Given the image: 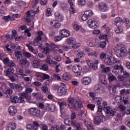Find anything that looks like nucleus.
Returning a JSON list of instances; mask_svg holds the SVG:
<instances>
[{
    "label": "nucleus",
    "mask_w": 130,
    "mask_h": 130,
    "mask_svg": "<svg viewBox=\"0 0 130 130\" xmlns=\"http://www.w3.org/2000/svg\"><path fill=\"white\" fill-rule=\"evenodd\" d=\"M116 52V55L118 57H124V56H127V53L130 55V48L128 49V51L126 50V48L124 45L119 44L115 48Z\"/></svg>",
    "instance_id": "f257e3e1"
},
{
    "label": "nucleus",
    "mask_w": 130,
    "mask_h": 130,
    "mask_svg": "<svg viewBox=\"0 0 130 130\" xmlns=\"http://www.w3.org/2000/svg\"><path fill=\"white\" fill-rule=\"evenodd\" d=\"M55 17L56 20H52L50 24L54 28H59L60 23L58 22H62L63 16L59 12H57L55 13Z\"/></svg>",
    "instance_id": "f03ea898"
},
{
    "label": "nucleus",
    "mask_w": 130,
    "mask_h": 130,
    "mask_svg": "<svg viewBox=\"0 0 130 130\" xmlns=\"http://www.w3.org/2000/svg\"><path fill=\"white\" fill-rule=\"evenodd\" d=\"M4 63L7 64L8 67H9V68H8L7 71V74L12 75L14 74L15 70H14L13 67H15V62H13V61H10L9 57H7L4 60Z\"/></svg>",
    "instance_id": "7ed1b4c3"
},
{
    "label": "nucleus",
    "mask_w": 130,
    "mask_h": 130,
    "mask_svg": "<svg viewBox=\"0 0 130 130\" xmlns=\"http://www.w3.org/2000/svg\"><path fill=\"white\" fill-rule=\"evenodd\" d=\"M29 113L30 115L32 116H35V117H38L40 115V109L37 108H31L29 110Z\"/></svg>",
    "instance_id": "20e7f679"
},
{
    "label": "nucleus",
    "mask_w": 130,
    "mask_h": 130,
    "mask_svg": "<svg viewBox=\"0 0 130 130\" xmlns=\"http://www.w3.org/2000/svg\"><path fill=\"white\" fill-rule=\"evenodd\" d=\"M104 62L106 66H112L113 63L117 62V60L112 56H110L105 59Z\"/></svg>",
    "instance_id": "39448f33"
},
{
    "label": "nucleus",
    "mask_w": 130,
    "mask_h": 130,
    "mask_svg": "<svg viewBox=\"0 0 130 130\" xmlns=\"http://www.w3.org/2000/svg\"><path fill=\"white\" fill-rule=\"evenodd\" d=\"M67 102L70 108L73 109V110H77V105L75 103L74 98H68Z\"/></svg>",
    "instance_id": "423d86ee"
},
{
    "label": "nucleus",
    "mask_w": 130,
    "mask_h": 130,
    "mask_svg": "<svg viewBox=\"0 0 130 130\" xmlns=\"http://www.w3.org/2000/svg\"><path fill=\"white\" fill-rule=\"evenodd\" d=\"M73 72L75 73V74H77V77H82L83 75L81 74V72H82V67L80 66V65H75L73 67L72 69Z\"/></svg>",
    "instance_id": "0eeeda50"
},
{
    "label": "nucleus",
    "mask_w": 130,
    "mask_h": 130,
    "mask_svg": "<svg viewBox=\"0 0 130 130\" xmlns=\"http://www.w3.org/2000/svg\"><path fill=\"white\" fill-rule=\"evenodd\" d=\"M98 63H99V60H95L94 62H93L92 60H89L87 62V64H88L89 68L93 69V70H97V69H98V66H97Z\"/></svg>",
    "instance_id": "6e6552de"
},
{
    "label": "nucleus",
    "mask_w": 130,
    "mask_h": 130,
    "mask_svg": "<svg viewBox=\"0 0 130 130\" xmlns=\"http://www.w3.org/2000/svg\"><path fill=\"white\" fill-rule=\"evenodd\" d=\"M93 15V12L91 10H87L84 12V14L82 16V21H87Z\"/></svg>",
    "instance_id": "1a4fd4ad"
},
{
    "label": "nucleus",
    "mask_w": 130,
    "mask_h": 130,
    "mask_svg": "<svg viewBox=\"0 0 130 130\" xmlns=\"http://www.w3.org/2000/svg\"><path fill=\"white\" fill-rule=\"evenodd\" d=\"M103 110L107 114H110L111 116H114V113L116 112V110H112L110 107H104Z\"/></svg>",
    "instance_id": "9d476101"
},
{
    "label": "nucleus",
    "mask_w": 130,
    "mask_h": 130,
    "mask_svg": "<svg viewBox=\"0 0 130 130\" xmlns=\"http://www.w3.org/2000/svg\"><path fill=\"white\" fill-rule=\"evenodd\" d=\"M58 104L59 106L60 107V110L61 114H63L64 113L65 109L64 107L67 106V103L63 101H62L61 100H59L58 101Z\"/></svg>",
    "instance_id": "9b49d317"
},
{
    "label": "nucleus",
    "mask_w": 130,
    "mask_h": 130,
    "mask_svg": "<svg viewBox=\"0 0 130 130\" xmlns=\"http://www.w3.org/2000/svg\"><path fill=\"white\" fill-rule=\"evenodd\" d=\"M91 82H92V80L90 77H85L82 78L81 79L82 84L84 86H88V85H90V84H91Z\"/></svg>",
    "instance_id": "f8f14e48"
},
{
    "label": "nucleus",
    "mask_w": 130,
    "mask_h": 130,
    "mask_svg": "<svg viewBox=\"0 0 130 130\" xmlns=\"http://www.w3.org/2000/svg\"><path fill=\"white\" fill-rule=\"evenodd\" d=\"M68 92V89H66L64 87L60 86L58 89L57 90V93L59 96H64Z\"/></svg>",
    "instance_id": "ddd939ff"
},
{
    "label": "nucleus",
    "mask_w": 130,
    "mask_h": 130,
    "mask_svg": "<svg viewBox=\"0 0 130 130\" xmlns=\"http://www.w3.org/2000/svg\"><path fill=\"white\" fill-rule=\"evenodd\" d=\"M59 34L63 38H64V37H69L71 36V32L66 29L60 30Z\"/></svg>",
    "instance_id": "4468645a"
},
{
    "label": "nucleus",
    "mask_w": 130,
    "mask_h": 130,
    "mask_svg": "<svg viewBox=\"0 0 130 130\" xmlns=\"http://www.w3.org/2000/svg\"><path fill=\"white\" fill-rule=\"evenodd\" d=\"M102 118H105L103 115H101V116H98L94 118L93 122L95 124H99L102 122Z\"/></svg>",
    "instance_id": "2eb2a0df"
},
{
    "label": "nucleus",
    "mask_w": 130,
    "mask_h": 130,
    "mask_svg": "<svg viewBox=\"0 0 130 130\" xmlns=\"http://www.w3.org/2000/svg\"><path fill=\"white\" fill-rule=\"evenodd\" d=\"M87 24L92 29H96L97 28V22L95 21V20L89 19L87 22Z\"/></svg>",
    "instance_id": "dca6fc26"
},
{
    "label": "nucleus",
    "mask_w": 130,
    "mask_h": 130,
    "mask_svg": "<svg viewBox=\"0 0 130 130\" xmlns=\"http://www.w3.org/2000/svg\"><path fill=\"white\" fill-rule=\"evenodd\" d=\"M31 13H32L33 14V13H34V11L31 10V11H28L27 12L26 14V16L25 17H24V19L25 20V21L26 22V23H29L31 22V19H30V18H31V17H32V16H33L34 14H31Z\"/></svg>",
    "instance_id": "f3484780"
},
{
    "label": "nucleus",
    "mask_w": 130,
    "mask_h": 130,
    "mask_svg": "<svg viewBox=\"0 0 130 130\" xmlns=\"http://www.w3.org/2000/svg\"><path fill=\"white\" fill-rule=\"evenodd\" d=\"M19 66H26V67H28L30 65V62L28 61L26 58L21 59L19 60Z\"/></svg>",
    "instance_id": "a211bd4d"
},
{
    "label": "nucleus",
    "mask_w": 130,
    "mask_h": 130,
    "mask_svg": "<svg viewBox=\"0 0 130 130\" xmlns=\"http://www.w3.org/2000/svg\"><path fill=\"white\" fill-rule=\"evenodd\" d=\"M99 8L101 12H105V11H107L108 7L107 6V4L104 3H101L99 4Z\"/></svg>",
    "instance_id": "6ab92c4d"
},
{
    "label": "nucleus",
    "mask_w": 130,
    "mask_h": 130,
    "mask_svg": "<svg viewBox=\"0 0 130 130\" xmlns=\"http://www.w3.org/2000/svg\"><path fill=\"white\" fill-rule=\"evenodd\" d=\"M75 103L77 105V109L78 108H82L83 107V105H82V102H81V99L79 97L77 96L74 99Z\"/></svg>",
    "instance_id": "aec40b11"
},
{
    "label": "nucleus",
    "mask_w": 130,
    "mask_h": 130,
    "mask_svg": "<svg viewBox=\"0 0 130 130\" xmlns=\"http://www.w3.org/2000/svg\"><path fill=\"white\" fill-rule=\"evenodd\" d=\"M72 125L76 127L77 130H82L81 123L77 122L76 120H72Z\"/></svg>",
    "instance_id": "412c9836"
},
{
    "label": "nucleus",
    "mask_w": 130,
    "mask_h": 130,
    "mask_svg": "<svg viewBox=\"0 0 130 130\" xmlns=\"http://www.w3.org/2000/svg\"><path fill=\"white\" fill-rule=\"evenodd\" d=\"M8 111L11 115H15L17 113V109L15 107L10 106L8 109Z\"/></svg>",
    "instance_id": "4be33fe9"
},
{
    "label": "nucleus",
    "mask_w": 130,
    "mask_h": 130,
    "mask_svg": "<svg viewBox=\"0 0 130 130\" xmlns=\"http://www.w3.org/2000/svg\"><path fill=\"white\" fill-rule=\"evenodd\" d=\"M77 41L75 38L70 37L67 39V44L68 45H73V44H75Z\"/></svg>",
    "instance_id": "5701e85b"
},
{
    "label": "nucleus",
    "mask_w": 130,
    "mask_h": 130,
    "mask_svg": "<svg viewBox=\"0 0 130 130\" xmlns=\"http://www.w3.org/2000/svg\"><path fill=\"white\" fill-rule=\"evenodd\" d=\"M15 57L17 58V60L19 61V60H21V58L23 57V55L22 54V52L20 51H16L15 52Z\"/></svg>",
    "instance_id": "b1692460"
},
{
    "label": "nucleus",
    "mask_w": 130,
    "mask_h": 130,
    "mask_svg": "<svg viewBox=\"0 0 130 130\" xmlns=\"http://www.w3.org/2000/svg\"><path fill=\"white\" fill-rule=\"evenodd\" d=\"M121 74H123L122 75L124 78L127 81H129V74L127 72L124 70H122L121 72Z\"/></svg>",
    "instance_id": "393cba45"
},
{
    "label": "nucleus",
    "mask_w": 130,
    "mask_h": 130,
    "mask_svg": "<svg viewBox=\"0 0 130 130\" xmlns=\"http://www.w3.org/2000/svg\"><path fill=\"white\" fill-rule=\"evenodd\" d=\"M46 107L47 108H48L50 111H52V112H53V111H55V109L56 108L54 104H47Z\"/></svg>",
    "instance_id": "a878e982"
},
{
    "label": "nucleus",
    "mask_w": 130,
    "mask_h": 130,
    "mask_svg": "<svg viewBox=\"0 0 130 130\" xmlns=\"http://www.w3.org/2000/svg\"><path fill=\"white\" fill-rule=\"evenodd\" d=\"M10 100L12 103L16 104L19 102V98L16 95L11 96L10 98Z\"/></svg>",
    "instance_id": "bb28decb"
},
{
    "label": "nucleus",
    "mask_w": 130,
    "mask_h": 130,
    "mask_svg": "<svg viewBox=\"0 0 130 130\" xmlns=\"http://www.w3.org/2000/svg\"><path fill=\"white\" fill-rule=\"evenodd\" d=\"M102 101V99L101 98H95L93 99V103H95L97 105H100L101 104V102Z\"/></svg>",
    "instance_id": "cd10ccee"
},
{
    "label": "nucleus",
    "mask_w": 130,
    "mask_h": 130,
    "mask_svg": "<svg viewBox=\"0 0 130 130\" xmlns=\"http://www.w3.org/2000/svg\"><path fill=\"white\" fill-rule=\"evenodd\" d=\"M100 79L101 82L102 84H103L104 85L107 84V79H106V75H103L102 76H101L100 77Z\"/></svg>",
    "instance_id": "c85d7f7f"
},
{
    "label": "nucleus",
    "mask_w": 130,
    "mask_h": 130,
    "mask_svg": "<svg viewBox=\"0 0 130 130\" xmlns=\"http://www.w3.org/2000/svg\"><path fill=\"white\" fill-rule=\"evenodd\" d=\"M48 46H49V48H50V50H51V51H55V48L57 47L56 45L53 43H50V44H49Z\"/></svg>",
    "instance_id": "c756f323"
},
{
    "label": "nucleus",
    "mask_w": 130,
    "mask_h": 130,
    "mask_svg": "<svg viewBox=\"0 0 130 130\" xmlns=\"http://www.w3.org/2000/svg\"><path fill=\"white\" fill-rule=\"evenodd\" d=\"M16 128V123H10L7 126V130H14Z\"/></svg>",
    "instance_id": "7c9ffc66"
},
{
    "label": "nucleus",
    "mask_w": 130,
    "mask_h": 130,
    "mask_svg": "<svg viewBox=\"0 0 130 130\" xmlns=\"http://www.w3.org/2000/svg\"><path fill=\"white\" fill-rule=\"evenodd\" d=\"M40 66V61H38V60H35L34 61L33 67L35 68V69H38Z\"/></svg>",
    "instance_id": "2f4dec72"
},
{
    "label": "nucleus",
    "mask_w": 130,
    "mask_h": 130,
    "mask_svg": "<svg viewBox=\"0 0 130 130\" xmlns=\"http://www.w3.org/2000/svg\"><path fill=\"white\" fill-rule=\"evenodd\" d=\"M21 96L24 97V98H25V99L28 101H29V100H31V95L28 93H26L25 92L22 93Z\"/></svg>",
    "instance_id": "473e14b6"
},
{
    "label": "nucleus",
    "mask_w": 130,
    "mask_h": 130,
    "mask_svg": "<svg viewBox=\"0 0 130 130\" xmlns=\"http://www.w3.org/2000/svg\"><path fill=\"white\" fill-rule=\"evenodd\" d=\"M42 90L45 94H49V91H48V86L47 85H43L42 86Z\"/></svg>",
    "instance_id": "72a5a7b5"
},
{
    "label": "nucleus",
    "mask_w": 130,
    "mask_h": 130,
    "mask_svg": "<svg viewBox=\"0 0 130 130\" xmlns=\"http://www.w3.org/2000/svg\"><path fill=\"white\" fill-rule=\"evenodd\" d=\"M32 130H37L38 129V127L40 126V124L38 122L34 121L32 123Z\"/></svg>",
    "instance_id": "f704fd0d"
},
{
    "label": "nucleus",
    "mask_w": 130,
    "mask_h": 130,
    "mask_svg": "<svg viewBox=\"0 0 130 130\" xmlns=\"http://www.w3.org/2000/svg\"><path fill=\"white\" fill-rule=\"evenodd\" d=\"M117 79L119 82H122L123 83H126V82H127V81L123 77L122 75H118Z\"/></svg>",
    "instance_id": "c9c22d12"
},
{
    "label": "nucleus",
    "mask_w": 130,
    "mask_h": 130,
    "mask_svg": "<svg viewBox=\"0 0 130 130\" xmlns=\"http://www.w3.org/2000/svg\"><path fill=\"white\" fill-rule=\"evenodd\" d=\"M23 88L24 87L20 84H16V86L15 87L16 92H22Z\"/></svg>",
    "instance_id": "e433bc0d"
},
{
    "label": "nucleus",
    "mask_w": 130,
    "mask_h": 130,
    "mask_svg": "<svg viewBox=\"0 0 130 130\" xmlns=\"http://www.w3.org/2000/svg\"><path fill=\"white\" fill-rule=\"evenodd\" d=\"M121 22H122V19L119 17H117L115 19V24L117 26H119V23H121Z\"/></svg>",
    "instance_id": "4c0bfd02"
},
{
    "label": "nucleus",
    "mask_w": 130,
    "mask_h": 130,
    "mask_svg": "<svg viewBox=\"0 0 130 130\" xmlns=\"http://www.w3.org/2000/svg\"><path fill=\"white\" fill-rule=\"evenodd\" d=\"M108 80L109 82H113V81H116V77L113 75H109L108 76Z\"/></svg>",
    "instance_id": "58836bf2"
},
{
    "label": "nucleus",
    "mask_w": 130,
    "mask_h": 130,
    "mask_svg": "<svg viewBox=\"0 0 130 130\" xmlns=\"http://www.w3.org/2000/svg\"><path fill=\"white\" fill-rule=\"evenodd\" d=\"M115 100L117 103H120L122 102V97L117 95L115 98Z\"/></svg>",
    "instance_id": "ea45409f"
},
{
    "label": "nucleus",
    "mask_w": 130,
    "mask_h": 130,
    "mask_svg": "<svg viewBox=\"0 0 130 130\" xmlns=\"http://www.w3.org/2000/svg\"><path fill=\"white\" fill-rule=\"evenodd\" d=\"M94 90L95 91V92H96V93H99V94H101V93H102V89H100V87H99V86H96L95 87H94Z\"/></svg>",
    "instance_id": "a19ab883"
},
{
    "label": "nucleus",
    "mask_w": 130,
    "mask_h": 130,
    "mask_svg": "<svg viewBox=\"0 0 130 130\" xmlns=\"http://www.w3.org/2000/svg\"><path fill=\"white\" fill-rule=\"evenodd\" d=\"M62 78L63 80H64L65 81H69V80L71 79L70 75L68 74H64L62 76Z\"/></svg>",
    "instance_id": "79ce46f5"
},
{
    "label": "nucleus",
    "mask_w": 130,
    "mask_h": 130,
    "mask_svg": "<svg viewBox=\"0 0 130 130\" xmlns=\"http://www.w3.org/2000/svg\"><path fill=\"white\" fill-rule=\"evenodd\" d=\"M114 69H113V71H115V70H121L120 72H121L122 71H123L124 69H123V67L119 65H116L114 67Z\"/></svg>",
    "instance_id": "37998d69"
},
{
    "label": "nucleus",
    "mask_w": 130,
    "mask_h": 130,
    "mask_svg": "<svg viewBox=\"0 0 130 130\" xmlns=\"http://www.w3.org/2000/svg\"><path fill=\"white\" fill-rule=\"evenodd\" d=\"M87 108L89 109L91 111H94V108H95V105L92 104H88L87 105Z\"/></svg>",
    "instance_id": "c03bdc74"
},
{
    "label": "nucleus",
    "mask_w": 130,
    "mask_h": 130,
    "mask_svg": "<svg viewBox=\"0 0 130 130\" xmlns=\"http://www.w3.org/2000/svg\"><path fill=\"white\" fill-rule=\"evenodd\" d=\"M69 11H70V14L71 15H73L77 12V11L75 9V8H74L73 6L70 7Z\"/></svg>",
    "instance_id": "a18cd8bd"
},
{
    "label": "nucleus",
    "mask_w": 130,
    "mask_h": 130,
    "mask_svg": "<svg viewBox=\"0 0 130 130\" xmlns=\"http://www.w3.org/2000/svg\"><path fill=\"white\" fill-rule=\"evenodd\" d=\"M102 110H103V107L101 106H99L98 108V111L96 112L97 114H99L98 113L100 112L101 115H103V114H102Z\"/></svg>",
    "instance_id": "49530a36"
},
{
    "label": "nucleus",
    "mask_w": 130,
    "mask_h": 130,
    "mask_svg": "<svg viewBox=\"0 0 130 130\" xmlns=\"http://www.w3.org/2000/svg\"><path fill=\"white\" fill-rule=\"evenodd\" d=\"M17 72L18 74V75H20V76H22V77H24V76H26V74H24V72H23V70L22 69H17Z\"/></svg>",
    "instance_id": "de8ad7c7"
},
{
    "label": "nucleus",
    "mask_w": 130,
    "mask_h": 130,
    "mask_svg": "<svg viewBox=\"0 0 130 130\" xmlns=\"http://www.w3.org/2000/svg\"><path fill=\"white\" fill-rule=\"evenodd\" d=\"M8 86H9L11 88V89H16V86H17V84H15V83H12L11 82H9L8 83Z\"/></svg>",
    "instance_id": "09e8293b"
},
{
    "label": "nucleus",
    "mask_w": 130,
    "mask_h": 130,
    "mask_svg": "<svg viewBox=\"0 0 130 130\" xmlns=\"http://www.w3.org/2000/svg\"><path fill=\"white\" fill-rule=\"evenodd\" d=\"M84 55H85V53L83 52H79L77 53V57H79V58H82V57H84Z\"/></svg>",
    "instance_id": "8fccbe9b"
},
{
    "label": "nucleus",
    "mask_w": 130,
    "mask_h": 130,
    "mask_svg": "<svg viewBox=\"0 0 130 130\" xmlns=\"http://www.w3.org/2000/svg\"><path fill=\"white\" fill-rule=\"evenodd\" d=\"M23 55H24V56H25V57H27V58L31 57V53L26 51L24 52Z\"/></svg>",
    "instance_id": "3c124183"
},
{
    "label": "nucleus",
    "mask_w": 130,
    "mask_h": 130,
    "mask_svg": "<svg viewBox=\"0 0 130 130\" xmlns=\"http://www.w3.org/2000/svg\"><path fill=\"white\" fill-rule=\"evenodd\" d=\"M86 4L85 0H78V5L79 6H85Z\"/></svg>",
    "instance_id": "603ef678"
},
{
    "label": "nucleus",
    "mask_w": 130,
    "mask_h": 130,
    "mask_svg": "<svg viewBox=\"0 0 130 130\" xmlns=\"http://www.w3.org/2000/svg\"><path fill=\"white\" fill-rule=\"evenodd\" d=\"M62 37L61 36H56L54 38V41H55V42H58V41H60V40H62Z\"/></svg>",
    "instance_id": "864d4df0"
},
{
    "label": "nucleus",
    "mask_w": 130,
    "mask_h": 130,
    "mask_svg": "<svg viewBox=\"0 0 130 130\" xmlns=\"http://www.w3.org/2000/svg\"><path fill=\"white\" fill-rule=\"evenodd\" d=\"M124 105H126L127 103H128V97L127 96L124 99V97L123 98L122 101Z\"/></svg>",
    "instance_id": "5fc2aeb1"
},
{
    "label": "nucleus",
    "mask_w": 130,
    "mask_h": 130,
    "mask_svg": "<svg viewBox=\"0 0 130 130\" xmlns=\"http://www.w3.org/2000/svg\"><path fill=\"white\" fill-rule=\"evenodd\" d=\"M50 49L48 45L45 48H44V51H45V53L46 54H47V53H49V51H50Z\"/></svg>",
    "instance_id": "6e6d98bb"
},
{
    "label": "nucleus",
    "mask_w": 130,
    "mask_h": 130,
    "mask_svg": "<svg viewBox=\"0 0 130 130\" xmlns=\"http://www.w3.org/2000/svg\"><path fill=\"white\" fill-rule=\"evenodd\" d=\"M32 85H34L35 86H36V87H40L42 84H41V82L39 81H35L32 82Z\"/></svg>",
    "instance_id": "4d7b16f0"
},
{
    "label": "nucleus",
    "mask_w": 130,
    "mask_h": 130,
    "mask_svg": "<svg viewBox=\"0 0 130 130\" xmlns=\"http://www.w3.org/2000/svg\"><path fill=\"white\" fill-rule=\"evenodd\" d=\"M83 114H85V111L81 110L78 113V116L80 119L82 118V116H83Z\"/></svg>",
    "instance_id": "13d9d810"
},
{
    "label": "nucleus",
    "mask_w": 130,
    "mask_h": 130,
    "mask_svg": "<svg viewBox=\"0 0 130 130\" xmlns=\"http://www.w3.org/2000/svg\"><path fill=\"white\" fill-rule=\"evenodd\" d=\"M46 61L47 63H49V64H52V63H53V60L51 59L50 57H47Z\"/></svg>",
    "instance_id": "bf43d9fd"
},
{
    "label": "nucleus",
    "mask_w": 130,
    "mask_h": 130,
    "mask_svg": "<svg viewBox=\"0 0 130 130\" xmlns=\"http://www.w3.org/2000/svg\"><path fill=\"white\" fill-rule=\"evenodd\" d=\"M76 117H77V115H76V113L75 112H72V113H71L72 121H73V120H75V118H76Z\"/></svg>",
    "instance_id": "052dcab7"
},
{
    "label": "nucleus",
    "mask_w": 130,
    "mask_h": 130,
    "mask_svg": "<svg viewBox=\"0 0 130 130\" xmlns=\"http://www.w3.org/2000/svg\"><path fill=\"white\" fill-rule=\"evenodd\" d=\"M81 45L80 43L74 44V45L72 46L73 49H76L77 48H79Z\"/></svg>",
    "instance_id": "680f3d73"
},
{
    "label": "nucleus",
    "mask_w": 130,
    "mask_h": 130,
    "mask_svg": "<svg viewBox=\"0 0 130 130\" xmlns=\"http://www.w3.org/2000/svg\"><path fill=\"white\" fill-rule=\"evenodd\" d=\"M41 69L43 71H48V66L46 64H43Z\"/></svg>",
    "instance_id": "e2e57ef3"
},
{
    "label": "nucleus",
    "mask_w": 130,
    "mask_h": 130,
    "mask_svg": "<svg viewBox=\"0 0 130 130\" xmlns=\"http://www.w3.org/2000/svg\"><path fill=\"white\" fill-rule=\"evenodd\" d=\"M39 1L41 0H34L32 4V8H35V6L39 3Z\"/></svg>",
    "instance_id": "0e129e2a"
},
{
    "label": "nucleus",
    "mask_w": 130,
    "mask_h": 130,
    "mask_svg": "<svg viewBox=\"0 0 130 130\" xmlns=\"http://www.w3.org/2000/svg\"><path fill=\"white\" fill-rule=\"evenodd\" d=\"M50 130H59V127H58L56 125H54L52 126V127Z\"/></svg>",
    "instance_id": "69168bd1"
},
{
    "label": "nucleus",
    "mask_w": 130,
    "mask_h": 130,
    "mask_svg": "<svg viewBox=\"0 0 130 130\" xmlns=\"http://www.w3.org/2000/svg\"><path fill=\"white\" fill-rule=\"evenodd\" d=\"M87 129L91 130L94 129V126H93V124H88L87 125Z\"/></svg>",
    "instance_id": "338daca9"
},
{
    "label": "nucleus",
    "mask_w": 130,
    "mask_h": 130,
    "mask_svg": "<svg viewBox=\"0 0 130 130\" xmlns=\"http://www.w3.org/2000/svg\"><path fill=\"white\" fill-rule=\"evenodd\" d=\"M106 46V42L104 41V42H102L100 43V47H101V48H105Z\"/></svg>",
    "instance_id": "774afa93"
}]
</instances>
